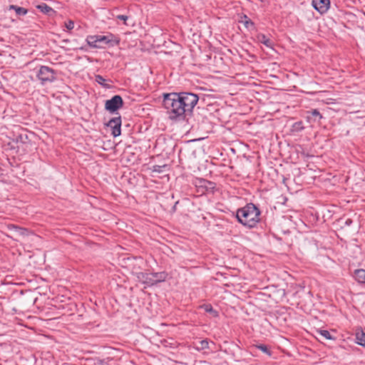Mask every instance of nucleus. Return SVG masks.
I'll list each match as a JSON object with an SVG mask.
<instances>
[{"mask_svg":"<svg viewBox=\"0 0 365 365\" xmlns=\"http://www.w3.org/2000/svg\"><path fill=\"white\" fill-rule=\"evenodd\" d=\"M65 26L68 30H71L74 27V22L71 20H69L66 22H65Z\"/></svg>","mask_w":365,"mask_h":365,"instance_id":"b1692460","label":"nucleus"},{"mask_svg":"<svg viewBox=\"0 0 365 365\" xmlns=\"http://www.w3.org/2000/svg\"><path fill=\"white\" fill-rule=\"evenodd\" d=\"M8 229L9 230H14L16 232V234L19 236L26 235L27 233V230L25 228H22L14 225H8Z\"/></svg>","mask_w":365,"mask_h":365,"instance_id":"9d476101","label":"nucleus"},{"mask_svg":"<svg viewBox=\"0 0 365 365\" xmlns=\"http://www.w3.org/2000/svg\"><path fill=\"white\" fill-rule=\"evenodd\" d=\"M9 10H14L16 14L19 16H25L28 13L26 9L16 5H10Z\"/></svg>","mask_w":365,"mask_h":365,"instance_id":"ddd939ff","label":"nucleus"},{"mask_svg":"<svg viewBox=\"0 0 365 365\" xmlns=\"http://www.w3.org/2000/svg\"><path fill=\"white\" fill-rule=\"evenodd\" d=\"M319 334L326 339H333V337L327 330H319Z\"/></svg>","mask_w":365,"mask_h":365,"instance_id":"412c9836","label":"nucleus"},{"mask_svg":"<svg viewBox=\"0 0 365 365\" xmlns=\"http://www.w3.org/2000/svg\"><path fill=\"white\" fill-rule=\"evenodd\" d=\"M107 125L112 129V135L114 137L119 136L121 133V118L120 117H115L111 118Z\"/></svg>","mask_w":365,"mask_h":365,"instance_id":"423d86ee","label":"nucleus"},{"mask_svg":"<svg viewBox=\"0 0 365 365\" xmlns=\"http://www.w3.org/2000/svg\"><path fill=\"white\" fill-rule=\"evenodd\" d=\"M133 274L136 277L138 280L145 284L148 286L153 285V277H151V273H144V272H133Z\"/></svg>","mask_w":365,"mask_h":365,"instance_id":"6e6552de","label":"nucleus"},{"mask_svg":"<svg viewBox=\"0 0 365 365\" xmlns=\"http://www.w3.org/2000/svg\"><path fill=\"white\" fill-rule=\"evenodd\" d=\"M165 167H166V165H163V166L154 165L153 167V171L156 172V173H161V172H163V168H164Z\"/></svg>","mask_w":365,"mask_h":365,"instance_id":"393cba45","label":"nucleus"},{"mask_svg":"<svg viewBox=\"0 0 365 365\" xmlns=\"http://www.w3.org/2000/svg\"><path fill=\"white\" fill-rule=\"evenodd\" d=\"M123 105V101L121 96L116 95L114 96L111 99L106 101L105 108L113 113L120 108Z\"/></svg>","mask_w":365,"mask_h":365,"instance_id":"39448f33","label":"nucleus"},{"mask_svg":"<svg viewBox=\"0 0 365 365\" xmlns=\"http://www.w3.org/2000/svg\"><path fill=\"white\" fill-rule=\"evenodd\" d=\"M200 349H208V347H209V343L206 339L200 341Z\"/></svg>","mask_w":365,"mask_h":365,"instance_id":"5701e85b","label":"nucleus"},{"mask_svg":"<svg viewBox=\"0 0 365 365\" xmlns=\"http://www.w3.org/2000/svg\"><path fill=\"white\" fill-rule=\"evenodd\" d=\"M90 47L95 48H102L105 45L115 44L118 45L120 40L117 37H114L113 34L108 36L90 35L86 39Z\"/></svg>","mask_w":365,"mask_h":365,"instance_id":"7ed1b4c3","label":"nucleus"},{"mask_svg":"<svg viewBox=\"0 0 365 365\" xmlns=\"http://www.w3.org/2000/svg\"><path fill=\"white\" fill-rule=\"evenodd\" d=\"M116 18L118 19L123 21L124 24H126V21L128 19V16H125V15H118Z\"/></svg>","mask_w":365,"mask_h":365,"instance_id":"a878e982","label":"nucleus"},{"mask_svg":"<svg viewBox=\"0 0 365 365\" xmlns=\"http://www.w3.org/2000/svg\"><path fill=\"white\" fill-rule=\"evenodd\" d=\"M304 129L303 123L302 121H298L294 123L292 127V131L293 132H300Z\"/></svg>","mask_w":365,"mask_h":365,"instance_id":"f3484780","label":"nucleus"},{"mask_svg":"<svg viewBox=\"0 0 365 365\" xmlns=\"http://www.w3.org/2000/svg\"><path fill=\"white\" fill-rule=\"evenodd\" d=\"M354 277L359 283H365V269H357L354 272Z\"/></svg>","mask_w":365,"mask_h":365,"instance_id":"9b49d317","label":"nucleus"},{"mask_svg":"<svg viewBox=\"0 0 365 365\" xmlns=\"http://www.w3.org/2000/svg\"><path fill=\"white\" fill-rule=\"evenodd\" d=\"M96 81L104 87H108L104 83L106 79L101 75L96 76Z\"/></svg>","mask_w":365,"mask_h":365,"instance_id":"4be33fe9","label":"nucleus"},{"mask_svg":"<svg viewBox=\"0 0 365 365\" xmlns=\"http://www.w3.org/2000/svg\"><path fill=\"white\" fill-rule=\"evenodd\" d=\"M258 38H259V40L260 41V42L262 43L263 44H264L266 46H267V47L271 46L270 40L269 38H267L264 35H261Z\"/></svg>","mask_w":365,"mask_h":365,"instance_id":"aec40b11","label":"nucleus"},{"mask_svg":"<svg viewBox=\"0 0 365 365\" xmlns=\"http://www.w3.org/2000/svg\"><path fill=\"white\" fill-rule=\"evenodd\" d=\"M307 113H310L312 115V117L314 118L313 119L314 121H316V118H319V120H321L323 118L322 115L317 109H314V110H312L310 111H308ZM307 121H309V122L312 120V118L311 116H309V115H308L307 117Z\"/></svg>","mask_w":365,"mask_h":365,"instance_id":"4468645a","label":"nucleus"},{"mask_svg":"<svg viewBox=\"0 0 365 365\" xmlns=\"http://www.w3.org/2000/svg\"><path fill=\"white\" fill-rule=\"evenodd\" d=\"M36 7L43 14H48L50 11H52V9L44 3L38 5Z\"/></svg>","mask_w":365,"mask_h":365,"instance_id":"dca6fc26","label":"nucleus"},{"mask_svg":"<svg viewBox=\"0 0 365 365\" xmlns=\"http://www.w3.org/2000/svg\"><path fill=\"white\" fill-rule=\"evenodd\" d=\"M351 220H346V224L349 225L351 223Z\"/></svg>","mask_w":365,"mask_h":365,"instance_id":"bb28decb","label":"nucleus"},{"mask_svg":"<svg viewBox=\"0 0 365 365\" xmlns=\"http://www.w3.org/2000/svg\"><path fill=\"white\" fill-rule=\"evenodd\" d=\"M313 7L320 14H324L327 11L330 6L329 0H312Z\"/></svg>","mask_w":365,"mask_h":365,"instance_id":"0eeeda50","label":"nucleus"},{"mask_svg":"<svg viewBox=\"0 0 365 365\" xmlns=\"http://www.w3.org/2000/svg\"><path fill=\"white\" fill-rule=\"evenodd\" d=\"M240 22L243 24L247 29L250 26L254 27V23L247 17V15H242L240 18Z\"/></svg>","mask_w":365,"mask_h":365,"instance_id":"2eb2a0df","label":"nucleus"},{"mask_svg":"<svg viewBox=\"0 0 365 365\" xmlns=\"http://www.w3.org/2000/svg\"><path fill=\"white\" fill-rule=\"evenodd\" d=\"M151 277H153V285L157 283L162 282L165 281L168 277V274L165 272H153L151 273Z\"/></svg>","mask_w":365,"mask_h":365,"instance_id":"1a4fd4ad","label":"nucleus"},{"mask_svg":"<svg viewBox=\"0 0 365 365\" xmlns=\"http://www.w3.org/2000/svg\"><path fill=\"white\" fill-rule=\"evenodd\" d=\"M256 348L264 352V354H267L268 356H271L272 353L269 350L268 347L264 344H257L255 345Z\"/></svg>","mask_w":365,"mask_h":365,"instance_id":"6ab92c4d","label":"nucleus"},{"mask_svg":"<svg viewBox=\"0 0 365 365\" xmlns=\"http://www.w3.org/2000/svg\"><path fill=\"white\" fill-rule=\"evenodd\" d=\"M36 76L42 84H45L55 80V72L48 66H41L36 73Z\"/></svg>","mask_w":365,"mask_h":365,"instance_id":"20e7f679","label":"nucleus"},{"mask_svg":"<svg viewBox=\"0 0 365 365\" xmlns=\"http://www.w3.org/2000/svg\"><path fill=\"white\" fill-rule=\"evenodd\" d=\"M259 209L254 204L249 203L237 210L236 217L244 226L252 228L259 221Z\"/></svg>","mask_w":365,"mask_h":365,"instance_id":"f03ea898","label":"nucleus"},{"mask_svg":"<svg viewBox=\"0 0 365 365\" xmlns=\"http://www.w3.org/2000/svg\"><path fill=\"white\" fill-rule=\"evenodd\" d=\"M356 342L359 345L365 347V333L363 331H356Z\"/></svg>","mask_w":365,"mask_h":365,"instance_id":"f8f14e48","label":"nucleus"},{"mask_svg":"<svg viewBox=\"0 0 365 365\" xmlns=\"http://www.w3.org/2000/svg\"><path fill=\"white\" fill-rule=\"evenodd\" d=\"M206 312L211 313L214 317H217V312L214 310L210 304H205L202 307Z\"/></svg>","mask_w":365,"mask_h":365,"instance_id":"a211bd4d","label":"nucleus"},{"mask_svg":"<svg viewBox=\"0 0 365 365\" xmlns=\"http://www.w3.org/2000/svg\"><path fill=\"white\" fill-rule=\"evenodd\" d=\"M198 100V96L191 93H165L163 106L170 120L180 121L192 113Z\"/></svg>","mask_w":365,"mask_h":365,"instance_id":"f257e3e1","label":"nucleus"}]
</instances>
